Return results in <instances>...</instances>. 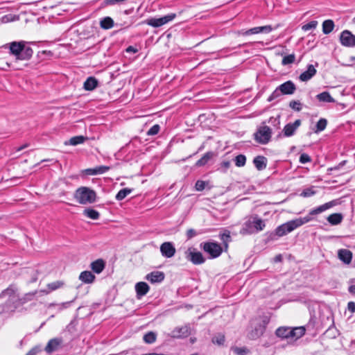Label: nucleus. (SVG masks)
<instances>
[{
  "instance_id": "obj_24",
  "label": "nucleus",
  "mask_w": 355,
  "mask_h": 355,
  "mask_svg": "<svg viewBox=\"0 0 355 355\" xmlns=\"http://www.w3.org/2000/svg\"><path fill=\"white\" fill-rule=\"evenodd\" d=\"M291 328L286 327H279L275 332L277 336L282 338H291Z\"/></svg>"
},
{
  "instance_id": "obj_11",
  "label": "nucleus",
  "mask_w": 355,
  "mask_h": 355,
  "mask_svg": "<svg viewBox=\"0 0 355 355\" xmlns=\"http://www.w3.org/2000/svg\"><path fill=\"white\" fill-rule=\"evenodd\" d=\"M267 323L268 322L264 320L261 322L256 324L253 329L248 333V338L251 340H256L261 337L265 331Z\"/></svg>"
},
{
  "instance_id": "obj_18",
  "label": "nucleus",
  "mask_w": 355,
  "mask_h": 355,
  "mask_svg": "<svg viewBox=\"0 0 355 355\" xmlns=\"http://www.w3.org/2000/svg\"><path fill=\"white\" fill-rule=\"evenodd\" d=\"M273 30L272 27L270 25L263 26H258L252 28L249 30L245 31L244 34L252 35V34H258V33H269Z\"/></svg>"
},
{
  "instance_id": "obj_56",
  "label": "nucleus",
  "mask_w": 355,
  "mask_h": 355,
  "mask_svg": "<svg viewBox=\"0 0 355 355\" xmlns=\"http://www.w3.org/2000/svg\"><path fill=\"white\" fill-rule=\"evenodd\" d=\"M197 235L195 230L189 229L187 231V236L188 239H190Z\"/></svg>"
},
{
  "instance_id": "obj_50",
  "label": "nucleus",
  "mask_w": 355,
  "mask_h": 355,
  "mask_svg": "<svg viewBox=\"0 0 355 355\" xmlns=\"http://www.w3.org/2000/svg\"><path fill=\"white\" fill-rule=\"evenodd\" d=\"M206 182L202 180H198L196 182L195 188L197 191H201L205 188Z\"/></svg>"
},
{
  "instance_id": "obj_64",
  "label": "nucleus",
  "mask_w": 355,
  "mask_h": 355,
  "mask_svg": "<svg viewBox=\"0 0 355 355\" xmlns=\"http://www.w3.org/2000/svg\"><path fill=\"white\" fill-rule=\"evenodd\" d=\"M275 261L276 262H277V261H282V255H281V254H279V255L276 256V257H275Z\"/></svg>"
},
{
  "instance_id": "obj_16",
  "label": "nucleus",
  "mask_w": 355,
  "mask_h": 355,
  "mask_svg": "<svg viewBox=\"0 0 355 355\" xmlns=\"http://www.w3.org/2000/svg\"><path fill=\"white\" fill-rule=\"evenodd\" d=\"M279 89L281 90L284 95L293 94L296 90L295 85L291 81L288 80L279 86Z\"/></svg>"
},
{
  "instance_id": "obj_34",
  "label": "nucleus",
  "mask_w": 355,
  "mask_h": 355,
  "mask_svg": "<svg viewBox=\"0 0 355 355\" xmlns=\"http://www.w3.org/2000/svg\"><path fill=\"white\" fill-rule=\"evenodd\" d=\"M100 25L103 29H110L113 27L114 21L111 17H106L100 21Z\"/></svg>"
},
{
  "instance_id": "obj_5",
  "label": "nucleus",
  "mask_w": 355,
  "mask_h": 355,
  "mask_svg": "<svg viewBox=\"0 0 355 355\" xmlns=\"http://www.w3.org/2000/svg\"><path fill=\"white\" fill-rule=\"evenodd\" d=\"M96 198V192L86 187L78 188L74 193V198L82 205L93 203L95 202Z\"/></svg>"
},
{
  "instance_id": "obj_31",
  "label": "nucleus",
  "mask_w": 355,
  "mask_h": 355,
  "mask_svg": "<svg viewBox=\"0 0 355 355\" xmlns=\"http://www.w3.org/2000/svg\"><path fill=\"white\" fill-rule=\"evenodd\" d=\"M291 339H298L305 334V329L303 327L291 328Z\"/></svg>"
},
{
  "instance_id": "obj_41",
  "label": "nucleus",
  "mask_w": 355,
  "mask_h": 355,
  "mask_svg": "<svg viewBox=\"0 0 355 355\" xmlns=\"http://www.w3.org/2000/svg\"><path fill=\"white\" fill-rule=\"evenodd\" d=\"M156 340V334L154 332H148L144 336V340L146 343H153Z\"/></svg>"
},
{
  "instance_id": "obj_12",
  "label": "nucleus",
  "mask_w": 355,
  "mask_h": 355,
  "mask_svg": "<svg viewBox=\"0 0 355 355\" xmlns=\"http://www.w3.org/2000/svg\"><path fill=\"white\" fill-rule=\"evenodd\" d=\"M340 41L343 46L347 47L355 46V35L349 31H343L340 33Z\"/></svg>"
},
{
  "instance_id": "obj_51",
  "label": "nucleus",
  "mask_w": 355,
  "mask_h": 355,
  "mask_svg": "<svg viewBox=\"0 0 355 355\" xmlns=\"http://www.w3.org/2000/svg\"><path fill=\"white\" fill-rule=\"evenodd\" d=\"M110 166H97V167H96V175L97 174H103V173L108 171L110 170Z\"/></svg>"
},
{
  "instance_id": "obj_44",
  "label": "nucleus",
  "mask_w": 355,
  "mask_h": 355,
  "mask_svg": "<svg viewBox=\"0 0 355 355\" xmlns=\"http://www.w3.org/2000/svg\"><path fill=\"white\" fill-rule=\"evenodd\" d=\"M318 25L317 21H311L309 23H307L302 26V29L304 31H308L309 30L315 29Z\"/></svg>"
},
{
  "instance_id": "obj_27",
  "label": "nucleus",
  "mask_w": 355,
  "mask_h": 355,
  "mask_svg": "<svg viewBox=\"0 0 355 355\" xmlns=\"http://www.w3.org/2000/svg\"><path fill=\"white\" fill-rule=\"evenodd\" d=\"M92 270L97 273H101L105 268V262L103 259H97L91 263Z\"/></svg>"
},
{
  "instance_id": "obj_10",
  "label": "nucleus",
  "mask_w": 355,
  "mask_h": 355,
  "mask_svg": "<svg viewBox=\"0 0 355 355\" xmlns=\"http://www.w3.org/2000/svg\"><path fill=\"white\" fill-rule=\"evenodd\" d=\"M176 15L171 13L160 18H150L146 20L145 23L153 27L162 26L175 19Z\"/></svg>"
},
{
  "instance_id": "obj_28",
  "label": "nucleus",
  "mask_w": 355,
  "mask_h": 355,
  "mask_svg": "<svg viewBox=\"0 0 355 355\" xmlns=\"http://www.w3.org/2000/svg\"><path fill=\"white\" fill-rule=\"evenodd\" d=\"M98 85V80L94 77H89L84 83L83 87L87 91L94 89Z\"/></svg>"
},
{
  "instance_id": "obj_58",
  "label": "nucleus",
  "mask_w": 355,
  "mask_h": 355,
  "mask_svg": "<svg viewBox=\"0 0 355 355\" xmlns=\"http://www.w3.org/2000/svg\"><path fill=\"white\" fill-rule=\"evenodd\" d=\"M347 307L351 312H355V302H349L347 304Z\"/></svg>"
},
{
  "instance_id": "obj_42",
  "label": "nucleus",
  "mask_w": 355,
  "mask_h": 355,
  "mask_svg": "<svg viewBox=\"0 0 355 355\" xmlns=\"http://www.w3.org/2000/svg\"><path fill=\"white\" fill-rule=\"evenodd\" d=\"M295 54L292 53L288 55H286L283 58L282 64V65H287L292 64L295 62Z\"/></svg>"
},
{
  "instance_id": "obj_9",
  "label": "nucleus",
  "mask_w": 355,
  "mask_h": 355,
  "mask_svg": "<svg viewBox=\"0 0 355 355\" xmlns=\"http://www.w3.org/2000/svg\"><path fill=\"white\" fill-rule=\"evenodd\" d=\"M191 332V329L189 324H184L180 327H175L168 336L173 338H183L188 337Z\"/></svg>"
},
{
  "instance_id": "obj_57",
  "label": "nucleus",
  "mask_w": 355,
  "mask_h": 355,
  "mask_svg": "<svg viewBox=\"0 0 355 355\" xmlns=\"http://www.w3.org/2000/svg\"><path fill=\"white\" fill-rule=\"evenodd\" d=\"M87 175H96V168H87L85 171Z\"/></svg>"
},
{
  "instance_id": "obj_63",
  "label": "nucleus",
  "mask_w": 355,
  "mask_h": 355,
  "mask_svg": "<svg viewBox=\"0 0 355 355\" xmlns=\"http://www.w3.org/2000/svg\"><path fill=\"white\" fill-rule=\"evenodd\" d=\"M28 146V144H24V145L19 147L18 148H17V151H21V150H22L23 149L26 148Z\"/></svg>"
},
{
  "instance_id": "obj_52",
  "label": "nucleus",
  "mask_w": 355,
  "mask_h": 355,
  "mask_svg": "<svg viewBox=\"0 0 355 355\" xmlns=\"http://www.w3.org/2000/svg\"><path fill=\"white\" fill-rule=\"evenodd\" d=\"M311 161V157L309 155L306 153H303L300 157V162L302 164H305L307 162H310Z\"/></svg>"
},
{
  "instance_id": "obj_8",
  "label": "nucleus",
  "mask_w": 355,
  "mask_h": 355,
  "mask_svg": "<svg viewBox=\"0 0 355 355\" xmlns=\"http://www.w3.org/2000/svg\"><path fill=\"white\" fill-rule=\"evenodd\" d=\"M185 257L195 265L202 264L205 261V259L202 256V254L196 251L193 248H189L185 252Z\"/></svg>"
},
{
  "instance_id": "obj_4",
  "label": "nucleus",
  "mask_w": 355,
  "mask_h": 355,
  "mask_svg": "<svg viewBox=\"0 0 355 355\" xmlns=\"http://www.w3.org/2000/svg\"><path fill=\"white\" fill-rule=\"evenodd\" d=\"M336 200H332L330 202H328L327 203H324L315 209H313L310 211L309 215L303 217V218H298L296 219L293 220L294 222V225H295V227L297 228L302 225L309 223L312 220L311 216L313 215H318L331 207L334 206H336L337 205Z\"/></svg>"
},
{
  "instance_id": "obj_6",
  "label": "nucleus",
  "mask_w": 355,
  "mask_h": 355,
  "mask_svg": "<svg viewBox=\"0 0 355 355\" xmlns=\"http://www.w3.org/2000/svg\"><path fill=\"white\" fill-rule=\"evenodd\" d=\"M200 248L209 255L211 259L218 257L223 252L221 245L216 242L202 243Z\"/></svg>"
},
{
  "instance_id": "obj_47",
  "label": "nucleus",
  "mask_w": 355,
  "mask_h": 355,
  "mask_svg": "<svg viewBox=\"0 0 355 355\" xmlns=\"http://www.w3.org/2000/svg\"><path fill=\"white\" fill-rule=\"evenodd\" d=\"M160 130V127L159 125L156 124L153 125L147 132L148 135H157Z\"/></svg>"
},
{
  "instance_id": "obj_3",
  "label": "nucleus",
  "mask_w": 355,
  "mask_h": 355,
  "mask_svg": "<svg viewBox=\"0 0 355 355\" xmlns=\"http://www.w3.org/2000/svg\"><path fill=\"white\" fill-rule=\"evenodd\" d=\"M10 53L16 57L17 60H29L33 55V50L30 47L25 46V42H12L9 44Z\"/></svg>"
},
{
  "instance_id": "obj_37",
  "label": "nucleus",
  "mask_w": 355,
  "mask_h": 355,
  "mask_svg": "<svg viewBox=\"0 0 355 355\" xmlns=\"http://www.w3.org/2000/svg\"><path fill=\"white\" fill-rule=\"evenodd\" d=\"M132 192V189L128 188H125L121 189L116 196V199L117 200H123L128 195H129Z\"/></svg>"
},
{
  "instance_id": "obj_60",
  "label": "nucleus",
  "mask_w": 355,
  "mask_h": 355,
  "mask_svg": "<svg viewBox=\"0 0 355 355\" xmlns=\"http://www.w3.org/2000/svg\"><path fill=\"white\" fill-rule=\"evenodd\" d=\"M345 164V161H343L338 166H336L334 168H331V170H338L340 168V167L344 166Z\"/></svg>"
},
{
  "instance_id": "obj_53",
  "label": "nucleus",
  "mask_w": 355,
  "mask_h": 355,
  "mask_svg": "<svg viewBox=\"0 0 355 355\" xmlns=\"http://www.w3.org/2000/svg\"><path fill=\"white\" fill-rule=\"evenodd\" d=\"M231 162L230 161H223L220 164V168L223 173H225L227 169L230 167Z\"/></svg>"
},
{
  "instance_id": "obj_35",
  "label": "nucleus",
  "mask_w": 355,
  "mask_h": 355,
  "mask_svg": "<svg viewBox=\"0 0 355 355\" xmlns=\"http://www.w3.org/2000/svg\"><path fill=\"white\" fill-rule=\"evenodd\" d=\"M84 214L87 216L88 218L93 219V220H97L99 218V213L95 209H86L84 210Z\"/></svg>"
},
{
  "instance_id": "obj_45",
  "label": "nucleus",
  "mask_w": 355,
  "mask_h": 355,
  "mask_svg": "<svg viewBox=\"0 0 355 355\" xmlns=\"http://www.w3.org/2000/svg\"><path fill=\"white\" fill-rule=\"evenodd\" d=\"M212 342L217 345H223L225 342V336L223 334H218L212 338Z\"/></svg>"
},
{
  "instance_id": "obj_23",
  "label": "nucleus",
  "mask_w": 355,
  "mask_h": 355,
  "mask_svg": "<svg viewBox=\"0 0 355 355\" xmlns=\"http://www.w3.org/2000/svg\"><path fill=\"white\" fill-rule=\"evenodd\" d=\"M253 163L259 171H262L266 168L267 159L263 156H257L254 158Z\"/></svg>"
},
{
  "instance_id": "obj_7",
  "label": "nucleus",
  "mask_w": 355,
  "mask_h": 355,
  "mask_svg": "<svg viewBox=\"0 0 355 355\" xmlns=\"http://www.w3.org/2000/svg\"><path fill=\"white\" fill-rule=\"evenodd\" d=\"M271 137V129L268 126H262L254 134V139L259 144H267Z\"/></svg>"
},
{
  "instance_id": "obj_29",
  "label": "nucleus",
  "mask_w": 355,
  "mask_h": 355,
  "mask_svg": "<svg viewBox=\"0 0 355 355\" xmlns=\"http://www.w3.org/2000/svg\"><path fill=\"white\" fill-rule=\"evenodd\" d=\"M86 140H87V137L79 135L71 137L68 141H65L64 144L66 145L76 146L84 143Z\"/></svg>"
},
{
  "instance_id": "obj_62",
  "label": "nucleus",
  "mask_w": 355,
  "mask_h": 355,
  "mask_svg": "<svg viewBox=\"0 0 355 355\" xmlns=\"http://www.w3.org/2000/svg\"><path fill=\"white\" fill-rule=\"evenodd\" d=\"M69 304L70 302H64L61 304H59V306H60V309L67 308L69 305Z\"/></svg>"
},
{
  "instance_id": "obj_49",
  "label": "nucleus",
  "mask_w": 355,
  "mask_h": 355,
  "mask_svg": "<svg viewBox=\"0 0 355 355\" xmlns=\"http://www.w3.org/2000/svg\"><path fill=\"white\" fill-rule=\"evenodd\" d=\"M282 94L280 89H279V87L271 94V95L268 98V101H272V100L278 98Z\"/></svg>"
},
{
  "instance_id": "obj_55",
  "label": "nucleus",
  "mask_w": 355,
  "mask_h": 355,
  "mask_svg": "<svg viewBox=\"0 0 355 355\" xmlns=\"http://www.w3.org/2000/svg\"><path fill=\"white\" fill-rule=\"evenodd\" d=\"M314 194H315V191H313V190H311L310 189H308L304 190L302 191L301 196H302L303 197H310Z\"/></svg>"
},
{
  "instance_id": "obj_21",
  "label": "nucleus",
  "mask_w": 355,
  "mask_h": 355,
  "mask_svg": "<svg viewBox=\"0 0 355 355\" xmlns=\"http://www.w3.org/2000/svg\"><path fill=\"white\" fill-rule=\"evenodd\" d=\"M338 257L343 263L349 264L352 261V253L347 249H340L338 252Z\"/></svg>"
},
{
  "instance_id": "obj_25",
  "label": "nucleus",
  "mask_w": 355,
  "mask_h": 355,
  "mask_svg": "<svg viewBox=\"0 0 355 355\" xmlns=\"http://www.w3.org/2000/svg\"><path fill=\"white\" fill-rule=\"evenodd\" d=\"M343 219V216L340 213H335L329 215L327 220L331 225H337L341 223Z\"/></svg>"
},
{
  "instance_id": "obj_22",
  "label": "nucleus",
  "mask_w": 355,
  "mask_h": 355,
  "mask_svg": "<svg viewBox=\"0 0 355 355\" xmlns=\"http://www.w3.org/2000/svg\"><path fill=\"white\" fill-rule=\"evenodd\" d=\"M61 343H62V340L60 338L51 339L48 342L44 349L48 354H51L52 352H53L58 349L59 345Z\"/></svg>"
},
{
  "instance_id": "obj_48",
  "label": "nucleus",
  "mask_w": 355,
  "mask_h": 355,
  "mask_svg": "<svg viewBox=\"0 0 355 355\" xmlns=\"http://www.w3.org/2000/svg\"><path fill=\"white\" fill-rule=\"evenodd\" d=\"M289 105L293 110H296L297 112L302 110V106L300 101H292L290 102Z\"/></svg>"
},
{
  "instance_id": "obj_20",
  "label": "nucleus",
  "mask_w": 355,
  "mask_h": 355,
  "mask_svg": "<svg viewBox=\"0 0 355 355\" xmlns=\"http://www.w3.org/2000/svg\"><path fill=\"white\" fill-rule=\"evenodd\" d=\"M149 286L144 282H140L136 284L135 291L137 293V297L140 299L142 296L145 295L149 291Z\"/></svg>"
},
{
  "instance_id": "obj_39",
  "label": "nucleus",
  "mask_w": 355,
  "mask_h": 355,
  "mask_svg": "<svg viewBox=\"0 0 355 355\" xmlns=\"http://www.w3.org/2000/svg\"><path fill=\"white\" fill-rule=\"evenodd\" d=\"M62 284H63L60 282H55L50 283L47 285L48 288L49 289V291L42 290L40 292L49 293L50 291H55V290L60 288L62 286Z\"/></svg>"
},
{
  "instance_id": "obj_59",
  "label": "nucleus",
  "mask_w": 355,
  "mask_h": 355,
  "mask_svg": "<svg viewBox=\"0 0 355 355\" xmlns=\"http://www.w3.org/2000/svg\"><path fill=\"white\" fill-rule=\"evenodd\" d=\"M126 51L128 53H136L137 52V49L132 46H130L126 49Z\"/></svg>"
},
{
  "instance_id": "obj_36",
  "label": "nucleus",
  "mask_w": 355,
  "mask_h": 355,
  "mask_svg": "<svg viewBox=\"0 0 355 355\" xmlns=\"http://www.w3.org/2000/svg\"><path fill=\"white\" fill-rule=\"evenodd\" d=\"M327 121L325 119H320L316 123L315 130L314 132L318 133L319 132L323 131L327 126Z\"/></svg>"
},
{
  "instance_id": "obj_1",
  "label": "nucleus",
  "mask_w": 355,
  "mask_h": 355,
  "mask_svg": "<svg viewBox=\"0 0 355 355\" xmlns=\"http://www.w3.org/2000/svg\"><path fill=\"white\" fill-rule=\"evenodd\" d=\"M37 291L26 293L22 297H19L16 294V291L12 287H9L4 290L0 295L1 298H7L6 304L0 306V313L6 312L10 313L21 305H23L31 300H33L37 294Z\"/></svg>"
},
{
  "instance_id": "obj_61",
  "label": "nucleus",
  "mask_w": 355,
  "mask_h": 355,
  "mask_svg": "<svg viewBox=\"0 0 355 355\" xmlns=\"http://www.w3.org/2000/svg\"><path fill=\"white\" fill-rule=\"evenodd\" d=\"M348 290L350 293L355 295V285L350 286Z\"/></svg>"
},
{
  "instance_id": "obj_32",
  "label": "nucleus",
  "mask_w": 355,
  "mask_h": 355,
  "mask_svg": "<svg viewBox=\"0 0 355 355\" xmlns=\"http://www.w3.org/2000/svg\"><path fill=\"white\" fill-rule=\"evenodd\" d=\"M317 99L320 102L334 103L335 100L331 96L328 92H323L316 96Z\"/></svg>"
},
{
  "instance_id": "obj_33",
  "label": "nucleus",
  "mask_w": 355,
  "mask_h": 355,
  "mask_svg": "<svg viewBox=\"0 0 355 355\" xmlns=\"http://www.w3.org/2000/svg\"><path fill=\"white\" fill-rule=\"evenodd\" d=\"M334 28V23L331 19L325 20L322 23V31L324 34H329L330 33Z\"/></svg>"
},
{
  "instance_id": "obj_43",
  "label": "nucleus",
  "mask_w": 355,
  "mask_h": 355,
  "mask_svg": "<svg viewBox=\"0 0 355 355\" xmlns=\"http://www.w3.org/2000/svg\"><path fill=\"white\" fill-rule=\"evenodd\" d=\"M231 350L237 355H246L248 350L245 347H233Z\"/></svg>"
},
{
  "instance_id": "obj_38",
  "label": "nucleus",
  "mask_w": 355,
  "mask_h": 355,
  "mask_svg": "<svg viewBox=\"0 0 355 355\" xmlns=\"http://www.w3.org/2000/svg\"><path fill=\"white\" fill-rule=\"evenodd\" d=\"M235 165L238 167L244 166L246 162V157L244 155H239L235 157L234 159Z\"/></svg>"
},
{
  "instance_id": "obj_19",
  "label": "nucleus",
  "mask_w": 355,
  "mask_h": 355,
  "mask_svg": "<svg viewBox=\"0 0 355 355\" xmlns=\"http://www.w3.org/2000/svg\"><path fill=\"white\" fill-rule=\"evenodd\" d=\"M316 73V69L313 64H309L306 71H304L299 77L303 82L308 81Z\"/></svg>"
},
{
  "instance_id": "obj_2",
  "label": "nucleus",
  "mask_w": 355,
  "mask_h": 355,
  "mask_svg": "<svg viewBox=\"0 0 355 355\" xmlns=\"http://www.w3.org/2000/svg\"><path fill=\"white\" fill-rule=\"evenodd\" d=\"M266 225L264 221L257 216L250 217L243 224L240 230V234L243 235L252 234L262 231Z\"/></svg>"
},
{
  "instance_id": "obj_17",
  "label": "nucleus",
  "mask_w": 355,
  "mask_h": 355,
  "mask_svg": "<svg viewBox=\"0 0 355 355\" xmlns=\"http://www.w3.org/2000/svg\"><path fill=\"white\" fill-rule=\"evenodd\" d=\"M164 273L161 271H153L150 273H148L146 276V279L150 282L154 283H159L162 282L164 279Z\"/></svg>"
},
{
  "instance_id": "obj_54",
  "label": "nucleus",
  "mask_w": 355,
  "mask_h": 355,
  "mask_svg": "<svg viewBox=\"0 0 355 355\" xmlns=\"http://www.w3.org/2000/svg\"><path fill=\"white\" fill-rule=\"evenodd\" d=\"M42 351L41 347L40 346H35L33 349H31L26 355H37L39 352Z\"/></svg>"
},
{
  "instance_id": "obj_15",
  "label": "nucleus",
  "mask_w": 355,
  "mask_h": 355,
  "mask_svg": "<svg viewBox=\"0 0 355 355\" xmlns=\"http://www.w3.org/2000/svg\"><path fill=\"white\" fill-rule=\"evenodd\" d=\"M301 125V121L300 119L295 120V121L293 123L286 124L283 129V134L284 137H291L293 136L296 130Z\"/></svg>"
},
{
  "instance_id": "obj_30",
  "label": "nucleus",
  "mask_w": 355,
  "mask_h": 355,
  "mask_svg": "<svg viewBox=\"0 0 355 355\" xmlns=\"http://www.w3.org/2000/svg\"><path fill=\"white\" fill-rule=\"evenodd\" d=\"M214 156V153L213 152H207L199 160L197 161L196 165L197 166H205Z\"/></svg>"
},
{
  "instance_id": "obj_13",
  "label": "nucleus",
  "mask_w": 355,
  "mask_h": 355,
  "mask_svg": "<svg viewBox=\"0 0 355 355\" xmlns=\"http://www.w3.org/2000/svg\"><path fill=\"white\" fill-rule=\"evenodd\" d=\"M295 229V225L292 220L277 227L275 230V234L278 236H282L291 232Z\"/></svg>"
},
{
  "instance_id": "obj_14",
  "label": "nucleus",
  "mask_w": 355,
  "mask_h": 355,
  "mask_svg": "<svg viewBox=\"0 0 355 355\" xmlns=\"http://www.w3.org/2000/svg\"><path fill=\"white\" fill-rule=\"evenodd\" d=\"M175 248L171 242H164L160 246V252L163 257L171 258L175 254Z\"/></svg>"
},
{
  "instance_id": "obj_40",
  "label": "nucleus",
  "mask_w": 355,
  "mask_h": 355,
  "mask_svg": "<svg viewBox=\"0 0 355 355\" xmlns=\"http://www.w3.org/2000/svg\"><path fill=\"white\" fill-rule=\"evenodd\" d=\"M18 19H19V17H17L15 15L9 14V15L3 16L1 18V21L3 24H6V23L14 21H16Z\"/></svg>"
},
{
  "instance_id": "obj_26",
  "label": "nucleus",
  "mask_w": 355,
  "mask_h": 355,
  "mask_svg": "<svg viewBox=\"0 0 355 355\" xmlns=\"http://www.w3.org/2000/svg\"><path fill=\"white\" fill-rule=\"evenodd\" d=\"M79 279L85 284H91L95 279V275L90 271H83L80 273Z\"/></svg>"
},
{
  "instance_id": "obj_46",
  "label": "nucleus",
  "mask_w": 355,
  "mask_h": 355,
  "mask_svg": "<svg viewBox=\"0 0 355 355\" xmlns=\"http://www.w3.org/2000/svg\"><path fill=\"white\" fill-rule=\"evenodd\" d=\"M220 239L225 244V248H227V243L230 241V233L229 231L225 232L223 234L220 235Z\"/></svg>"
}]
</instances>
